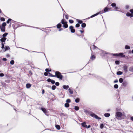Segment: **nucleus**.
Here are the masks:
<instances>
[{"mask_svg":"<svg viewBox=\"0 0 133 133\" xmlns=\"http://www.w3.org/2000/svg\"><path fill=\"white\" fill-rule=\"evenodd\" d=\"M4 76V75L3 73H1L0 74V77H3Z\"/></svg>","mask_w":133,"mask_h":133,"instance_id":"obj_54","label":"nucleus"},{"mask_svg":"<svg viewBox=\"0 0 133 133\" xmlns=\"http://www.w3.org/2000/svg\"><path fill=\"white\" fill-rule=\"evenodd\" d=\"M65 18L67 19H68V15H66L65 16Z\"/></svg>","mask_w":133,"mask_h":133,"instance_id":"obj_56","label":"nucleus"},{"mask_svg":"<svg viewBox=\"0 0 133 133\" xmlns=\"http://www.w3.org/2000/svg\"><path fill=\"white\" fill-rule=\"evenodd\" d=\"M59 83L58 82H56V83H55V85H56V86H58L59 85Z\"/></svg>","mask_w":133,"mask_h":133,"instance_id":"obj_50","label":"nucleus"},{"mask_svg":"<svg viewBox=\"0 0 133 133\" xmlns=\"http://www.w3.org/2000/svg\"><path fill=\"white\" fill-rule=\"evenodd\" d=\"M47 81L48 82H51V80L50 78H48V79Z\"/></svg>","mask_w":133,"mask_h":133,"instance_id":"obj_52","label":"nucleus"},{"mask_svg":"<svg viewBox=\"0 0 133 133\" xmlns=\"http://www.w3.org/2000/svg\"><path fill=\"white\" fill-rule=\"evenodd\" d=\"M125 49H130V47L129 45H126L125 46Z\"/></svg>","mask_w":133,"mask_h":133,"instance_id":"obj_21","label":"nucleus"},{"mask_svg":"<svg viewBox=\"0 0 133 133\" xmlns=\"http://www.w3.org/2000/svg\"><path fill=\"white\" fill-rule=\"evenodd\" d=\"M1 20L2 21H4L5 20V19L3 17H1Z\"/></svg>","mask_w":133,"mask_h":133,"instance_id":"obj_44","label":"nucleus"},{"mask_svg":"<svg viewBox=\"0 0 133 133\" xmlns=\"http://www.w3.org/2000/svg\"><path fill=\"white\" fill-rule=\"evenodd\" d=\"M61 22L62 24H63V27L65 28L68 27V25L67 24V22L64 19H62Z\"/></svg>","mask_w":133,"mask_h":133,"instance_id":"obj_3","label":"nucleus"},{"mask_svg":"<svg viewBox=\"0 0 133 133\" xmlns=\"http://www.w3.org/2000/svg\"><path fill=\"white\" fill-rule=\"evenodd\" d=\"M14 61L13 60H11L10 61V64L11 65L14 64Z\"/></svg>","mask_w":133,"mask_h":133,"instance_id":"obj_37","label":"nucleus"},{"mask_svg":"<svg viewBox=\"0 0 133 133\" xmlns=\"http://www.w3.org/2000/svg\"><path fill=\"white\" fill-rule=\"evenodd\" d=\"M131 119L133 121V117H131Z\"/></svg>","mask_w":133,"mask_h":133,"instance_id":"obj_64","label":"nucleus"},{"mask_svg":"<svg viewBox=\"0 0 133 133\" xmlns=\"http://www.w3.org/2000/svg\"><path fill=\"white\" fill-rule=\"evenodd\" d=\"M63 30L62 28H60V29L59 30V31H61L62 30Z\"/></svg>","mask_w":133,"mask_h":133,"instance_id":"obj_63","label":"nucleus"},{"mask_svg":"<svg viewBox=\"0 0 133 133\" xmlns=\"http://www.w3.org/2000/svg\"><path fill=\"white\" fill-rule=\"evenodd\" d=\"M63 88L64 89L66 90L69 88V86L68 85H64L63 86Z\"/></svg>","mask_w":133,"mask_h":133,"instance_id":"obj_13","label":"nucleus"},{"mask_svg":"<svg viewBox=\"0 0 133 133\" xmlns=\"http://www.w3.org/2000/svg\"><path fill=\"white\" fill-rule=\"evenodd\" d=\"M55 81L54 80H51V83L52 84H54L55 83Z\"/></svg>","mask_w":133,"mask_h":133,"instance_id":"obj_53","label":"nucleus"},{"mask_svg":"<svg viewBox=\"0 0 133 133\" xmlns=\"http://www.w3.org/2000/svg\"><path fill=\"white\" fill-rule=\"evenodd\" d=\"M6 39V38L3 37L1 39V41L2 42V43L5 42Z\"/></svg>","mask_w":133,"mask_h":133,"instance_id":"obj_10","label":"nucleus"},{"mask_svg":"<svg viewBox=\"0 0 133 133\" xmlns=\"http://www.w3.org/2000/svg\"><path fill=\"white\" fill-rule=\"evenodd\" d=\"M41 110H42V111L45 114H46L47 112V110L45 108H41Z\"/></svg>","mask_w":133,"mask_h":133,"instance_id":"obj_9","label":"nucleus"},{"mask_svg":"<svg viewBox=\"0 0 133 133\" xmlns=\"http://www.w3.org/2000/svg\"><path fill=\"white\" fill-rule=\"evenodd\" d=\"M69 22L70 23H72L74 22V21L72 20H69Z\"/></svg>","mask_w":133,"mask_h":133,"instance_id":"obj_43","label":"nucleus"},{"mask_svg":"<svg viewBox=\"0 0 133 133\" xmlns=\"http://www.w3.org/2000/svg\"><path fill=\"white\" fill-rule=\"evenodd\" d=\"M5 27H1V31L2 32H5Z\"/></svg>","mask_w":133,"mask_h":133,"instance_id":"obj_19","label":"nucleus"},{"mask_svg":"<svg viewBox=\"0 0 133 133\" xmlns=\"http://www.w3.org/2000/svg\"><path fill=\"white\" fill-rule=\"evenodd\" d=\"M104 115L106 117H109L110 115L109 114L106 113L104 114Z\"/></svg>","mask_w":133,"mask_h":133,"instance_id":"obj_18","label":"nucleus"},{"mask_svg":"<svg viewBox=\"0 0 133 133\" xmlns=\"http://www.w3.org/2000/svg\"><path fill=\"white\" fill-rule=\"evenodd\" d=\"M114 87L115 88L117 89L118 88V85L117 84H115L114 86Z\"/></svg>","mask_w":133,"mask_h":133,"instance_id":"obj_38","label":"nucleus"},{"mask_svg":"<svg viewBox=\"0 0 133 133\" xmlns=\"http://www.w3.org/2000/svg\"><path fill=\"white\" fill-rule=\"evenodd\" d=\"M55 77L59 78V80H61L62 79L63 76L61 75V73L58 71H56L55 72Z\"/></svg>","mask_w":133,"mask_h":133,"instance_id":"obj_2","label":"nucleus"},{"mask_svg":"<svg viewBox=\"0 0 133 133\" xmlns=\"http://www.w3.org/2000/svg\"><path fill=\"white\" fill-rule=\"evenodd\" d=\"M84 112L86 113V114H89V111L87 110H85L84 111Z\"/></svg>","mask_w":133,"mask_h":133,"instance_id":"obj_45","label":"nucleus"},{"mask_svg":"<svg viewBox=\"0 0 133 133\" xmlns=\"http://www.w3.org/2000/svg\"><path fill=\"white\" fill-rule=\"evenodd\" d=\"M48 74H49V76L50 77H55V75H52V74H51L50 73L48 72Z\"/></svg>","mask_w":133,"mask_h":133,"instance_id":"obj_31","label":"nucleus"},{"mask_svg":"<svg viewBox=\"0 0 133 133\" xmlns=\"http://www.w3.org/2000/svg\"><path fill=\"white\" fill-rule=\"evenodd\" d=\"M104 11L102 10V11H100L99 12H97L96 13V14L91 16L90 17H89V18H91L92 17H94L95 16H97L99 14H102V13H103L104 12Z\"/></svg>","mask_w":133,"mask_h":133,"instance_id":"obj_5","label":"nucleus"},{"mask_svg":"<svg viewBox=\"0 0 133 133\" xmlns=\"http://www.w3.org/2000/svg\"><path fill=\"white\" fill-rule=\"evenodd\" d=\"M48 73H47L46 72H45L44 73V75L45 76H47L48 75Z\"/></svg>","mask_w":133,"mask_h":133,"instance_id":"obj_51","label":"nucleus"},{"mask_svg":"<svg viewBox=\"0 0 133 133\" xmlns=\"http://www.w3.org/2000/svg\"><path fill=\"white\" fill-rule=\"evenodd\" d=\"M118 80H115L114 81V83H116L118 82Z\"/></svg>","mask_w":133,"mask_h":133,"instance_id":"obj_61","label":"nucleus"},{"mask_svg":"<svg viewBox=\"0 0 133 133\" xmlns=\"http://www.w3.org/2000/svg\"><path fill=\"white\" fill-rule=\"evenodd\" d=\"M111 6H112L113 7H116V4L115 3H112L111 4Z\"/></svg>","mask_w":133,"mask_h":133,"instance_id":"obj_25","label":"nucleus"},{"mask_svg":"<svg viewBox=\"0 0 133 133\" xmlns=\"http://www.w3.org/2000/svg\"><path fill=\"white\" fill-rule=\"evenodd\" d=\"M123 79L122 78H120L119 79V82L120 83H122L123 82Z\"/></svg>","mask_w":133,"mask_h":133,"instance_id":"obj_33","label":"nucleus"},{"mask_svg":"<svg viewBox=\"0 0 133 133\" xmlns=\"http://www.w3.org/2000/svg\"><path fill=\"white\" fill-rule=\"evenodd\" d=\"M78 22L79 23L81 24V23H82L83 22V21L81 20H78Z\"/></svg>","mask_w":133,"mask_h":133,"instance_id":"obj_40","label":"nucleus"},{"mask_svg":"<svg viewBox=\"0 0 133 133\" xmlns=\"http://www.w3.org/2000/svg\"><path fill=\"white\" fill-rule=\"evenodd\" d=\"M45 71L47 72H48L49 71V70L48 69H45Z\"/></svg>","mask_w":133,"mask_h":133,"instance_id":"obj_60","label":"nucleus"},{"mask_svg":"<svg viewBox=\"0 0 133 133\" xmlns=\"http://www.w3.org/2000/svg\"><path fill=\"white\" fill-rule=\"evenodd\" d=\"M56 87L55 85H53L51 87L52 89L53 90H55L56 89Z\"/></svg>","mask_w":133,"mask_h":133,"instance_id":"obj_27","label":"nucleus"},{"mask_svg":"<svg viewBox=\"0 0 133 133\" xmlns=\"http://www.w3.org/2000/svg\"><path fill=\"white\" fill-rule=\"evenodd\" d=\"M113 55L114 56H118V54H113Z\"/></svg>","mask_w":133,"mask_h":133,"instance_id":"obj_48","label":"nucleus"},{"mask_svg":"<svg viewBox=\"0 0 133 133\" xmlns=\"http://www.w3.org/2000/svg\"><path fill=\"white\" fill-rule=\"evenodd\" d=\"M114 9H115V10L117 11V10L118 9V8L117 7H116V6L114 8Z\"/></svg>","mask_w":133,"mask_h":133,"instance_id":"obj_55","label":"nucleus"},{"mask_svg":"<svg viewBox=\"0 0 133 133\" xmlns=\"http://www.w3.org/2000/svg\"><path fill=\"white\" fill-rule=\"evenodd\" d=\"M115 117L118 120H121L124 119L125 116L124 112L123 111L121 112L117 111L116 113Z\"/></svg>","mask_w":133,"mask_h":133,"instance_id":"obj_1","label":"nucleus"},{"mask_svg":"<svg viewBox=\"0 0 133 133\" xmlns=\"http://www.w3.org/2000/svg\"><path fill=\"white\" fill-rule=\"evenodd\" d=\"M68 90L69 93L71 94H72L73 93V90L71 89V88H69L68 89Z\"/></svg>","mask_w":133,"mask_h":133,"instance_id":"obj_16","label":"nucleus"},{"mask_svg":"<svg viewBox=\"0 0 133 133\" xmlns=\"http://www.w3.org/2000/svg\"><path fill=\"white\" fill-rule=\"evenodd\" d=\"M125 7L126 9H128L129 8V6L128 5H126Z\"/></svg>","mask_w":133,"mask_h":133,"instance_id":"obj_57","label":"nucleus"},{"mask_svg":"<svg viewBox=\"0 0 133 133\" xmlns=\"http://www.w3.org/2000/svg\"><path fill=\"white\" fill-rule=\"evenodd\" d=\"M65 107L66 108H68L69 106V104L67 103H65L64 104Z\"/></svg>","mask_w":133,"mask_h":133,"instance_id":"obj_22","label":"nucleus"},{"mask_svg":"<svg viewBox=\"0 0 133 133\" xmlns=\"http://www.w3.org/2000/svg\"><path fill=\"white\" fill-rule=\"evenodd\" d=\"M55 127L56 129L58 130H59L60 129V127L59 125H55Z\"/></svg>","mask_w":133,"mask_h":133,"instance_id":"obj_23","label":"nucleus"},{"mask_svg":"<svg viewBox=\"0 0 133 133\" xmlns=\"http://www.w3.org/2000/svg\"><path fill=\"white\" fill-rule=\"evenodd\" d=\"M86 122H84L83 123H82L81 124L82 126L84 128H90L91 127L90 125H89L88 126H87L86 125Z\"/></svg>","mask_w":133,"mask_h":133,"instance_id":"obj_6","label":"nucleus"},{"mask_svg":"<svg viewBox=\"0 0 133 133\" xmlns=\"http://www.w3.org/2000/svg\"><path fill=\"white\" fill-rule=\"evenodd\" d=\"M123 68V70L125 72H127V69L128 68V66L127 65H124Z\"/></svg>","mask_w":133,"mask_h":133,"instance_id":"obj_8","label":"nucleus"},{"mask_svg":"<svg viewBox=\"0 0 133 133\" xmlns=\"http://www.w3.org/2000/svg\"><path fill=\"white\" fill-rule=\"evenodd\" d=\"M93 48L94 49H96V48H97V47L95 45H94L93 46Z\"/></svg>","mask_w":133,"mask_h":133,"instance_id":"obj_58","label":"nucleus"},{"mask_svg":"<svg viewBox=\"0 0 133 133\" xmlns=\"http://www.w3.org/2000/svg\"><path fill=\"white\" fill-rule=\"evenodd\" d=\"M122 73L120 71L117 72V75H121L122 74Z\"/></svg>","mask_w":133,"mask_h":133,"instance_id":"obj_32","label":"nucleus"},{"mask_svg":"<svg viewBox=\"0 0 133 133\" xmlns=\"http://www.w3.org/2000/svg\"><path fill=\"white\" fill-rule=\"evenodd\" d=\"M118 56H120L121 57H125V56L124 55H123V54L121 53L118 54Z\"/></svg>","mask_w":133,"mask_h":133,"instance_id":"obj_11","label":"nucleus"},{"mask_svg":"<svg viewBox=\"0 0 133 133\" xmlns=\"http://www.w3.org/2000/svg\"><path fill=\"white\" fill-rule=\"evenodd\" d=\"M31 86V85L29 83H27L26 85V88H30Z\"/></svg>","mask_w":133,"mask_h":133,"instance_id":"obj_12","label":"nucleus"},{"mask_svg":"<svg viewBox=\"0 0 133 133\" xmlns=\"http://www.w3.org/2000/svg\"><path fill=\"white\" fill-rule=\"evenodd\" d=\"M62 26V25L60 23L58 24L57 25V28H60Z\"/></svg>","mask_w":133,"mask_h":133,"instance_id":"obj_17","label":"nucleus"},{"mask_svg":"<svg viewBox=\"0 0 133 133\" xmlns=\"http://www.w3.org/2000/svg\"><path fill=\"white\" fill-rule=\"evenodd\" d=\"M79 26H80L79 24L77 23V24L76 25V26H76V27L77 28V27H79Z\"/></svg>","mask_w":133,"mask_h":133,"instance_id":"obj_47","label":"nucleus"},{"mask_svg":"<svg viewBox=\"0 0 133 133\" xmlns=\"http://www.w3.org/2000/svg\"><path fill=\"white\" fill-rule=\"evenodd\" d=\"M8 35V33H5L2 36L3 37H5Z\"/></svg>","mask_w":133,"mask_h":133,"instance_id":"obj_30","label":"nucleus"},{"mask_svg":"<svg viewBox=\"0 0 133 133\" xmlns=\"http://www.w3.org/2000/svg\"><path fill=\"white\" fill-rule=\"evenodd\" d=\"M86 24L85 23H84L82 24L81 26L83 28H84L86 26Z\"/></svg>","mask_w":133,"mask_h":133,"instance_id":"obj_26","label":"nucleus"},{"mask_svg":"<svg viewBox=\"0 0 133 133\" xmlns=\"http://www.w3.org/2000/svg\"><path fill=\"white\" fill-rule=\"evenodd\" d=\"M109 9L107 7H106L104 8V12H106L108 11Z\"/></svg>","mask_w":133,"mask_h":133,"instance_id":"obj_20","label":"nucleus"},{"mask_svg":"<svg viewBox=\"0 0 133 133\" xmlns=\"http://www.w3.org/2000/svg\"><path fill=\"white\" fill-rule=\"evenodd\" d=\"M79 101V98H76L75 100V102L77 103H78Z\"/></svg>","mask_w":133,"mask_h":133,"instance_id":"obj_28","label":"nucleus"},{"mask_svg":"<svg viewBox=\"0 0 133 133\" xmlns=\"http://www.w3.org/2000/svg\"><path fill=\"white\" fill-rule=\"evenodd\" d=\"M115 63L116 64H119V62L118 61H115Z\"/></svg>","mask_w":133,"mask_h":133,"instance_id":"obj_46","label":"nucleus"},{"mask_svg":"<svg viewBox=\"0 0 133 133\" xmlns=\"http://www.w3.org/2000/svg\"><path fill=\"white\" fill-rule=\"evenodd\" d=\"M1 44H2V49L4 48V44L3 43H2Z\"/></svg>","mask_w":133,"mask_h":133,"instance_id":"obj_49","label":"nucleus"},{"mask_svg":"<svg viewBox=\"0 0 133 133\" xmlns=\"http://www.w3.org/2000/svg\"><path fill=\"white\" fill-rule=\"evenodd\" d=\"M74 109L76 110L77 111L79 110V108L78 106H75V107Z\"/></svg>","mask_w":133,"mask_h":133,"instance_id":"obj_24","label":"nucleus"},{"mask_svg":"<svg viewBox=\"0 0 133 133\" xmlns=\"http://www.w3.org/2000/svg\"><path fill=\"white\" fill-rule=\"evenodd\" d=\"M3 60L4 61H6L7 60V59L5 58H4L3 59Z\"/></svg>","mask_w":133,"mask_h":133,"instance_id":"obj_62","label":"nucleus"},{"mask_svg":"<svg viewBox=\"0 0 133 133\" xmlns=\"http://www.w3.org/2000/svg\"><path fill=\"white\" fill-rule=\"evenodd\" d=\"M95 57L94 55H92L91 56V59L92 60H93L95 59Z\"/></svg>","mask_w":133,"mask_h":133,"instance_id":"obj_36","label":"nucleus"},{"mask_svg":"<svg viewBox=\"0 0 133 133\" xmlns=\"http://www.w3.org/2000/svg\"><path fill=\"white\" fill-rule=\"evenodd\" d=\"M128 84V82L126 81H124L122 83V85L124 86H125Z\"/></svg>","mask_w":133,"mask_h":133,"instance_id":"obj_15","label":"nucleus"},{"mask_svg":"<svg viewBox=\"0 0 133 133\" xmlns=\"http://www.w3.org/2000/svg\"><path fill=\"white\" fill-rule=\"evenodd\" d=\"M69 29L70 30V31L72 33H74L75 32V30L74 28V27L71 26H70Z\"/></svg>","mask_w":133,"mask_h":133,"instance_id":"obj_7","label":"nucleus"},{"mask_svg":"<svg viewBox=\"0 0 133 133\" xmlns=\"http://www.w3.org/2000/svg\"><path fill=\"white\" fill-rule=\"evenodd\" d=\"M126 15L127 16H130L131 17H133V15H131L130 13L128 12L126 14Z\"/></svg>","mask_w":133,"mask_h":133,"instance_id":"obj_14","label":"nucleus"},{"mask_svg":"<svg viewBox=\"0 0 133 133\" xmlns=\"http://www.w3.org/2000/svg\"><path fill=\"white\" fill-rule=\"evenodd\" d=\"M130 11L131 13H133V9L130 10Z\"/></svg>","mask_w":133,"mask_h":133,"instance_id":"obj_59","label":"nucleus"},{"mask_svg":"<svg viewBox=\"0 0 133 133\" xmlns=\"http://www.w3.org/2000/svg\"><path fill=\"white\" fill-rule=\"evenodd\" d=\"M90 115L92 117H94L95 118L98 119H101V118L98 117L97 115L95 114L93 112H90Z\"/></svg>","mask_w":133,"mask_h":133,"instance_id":"obj_4","label":"nucleus"},{"mask_svg":"<svg viewBox=\"0 0 133 133\" xmlns=\"http://www.w3.org/2000/svg\"><path fill=\"white\" fill-rule=\"evenodd\" d=\"M66 103H69L71 102L70 100L69 99H67L66 101Z\"/></svg>","mask_w":133,"mask_h":133,"instance_id":"obj_34","label":"nucleus"},{"mask_svg":"<svg viewBox=\"0 0 133 133\" xmlns=\"http://www.w3.org/2000/svg\"><path fill=\"white\" fill-rule=\"evenodd\" d=\"M6 25V23L4 22L2 23V26L3 27H5Z\"/></svg>","mask_w":133,"mask_h":133,"instance_id":"obj_35","label":"nucleus"},{"mask_svg":"<svg viewBox=\"0 0 133 133\" xmlns=\"http://www.w3.org/2000/svg\"><path fill=\"white\" fill-rule=\"evenodd\" d=\"M10 49L9 47V46H6L5 47V51L9 50Z\"/></svg>","mask_w":133,"mask_h":133,"instance_id":"obj_41","label":"nucleus"},{"mask_svg":"<svg viewBox=\"0 0 133 133\" xmlns=\"http://www.w3.org/2000/svg\"><path fill=\"white\" fill-rule=\"evenodd\" d=\"M10 22L11 21L12 22V21H12L11 19H9L6 22V23L8 24L10 22Z\"/></svg>","mask_w":133,"mask_h":133,"instance_id":"obj_29","label":"nucleus"},{"mask_svg":"<svg viewBox=\"0 0 133 133\" xmlns=\"http://www.w3.org/2000/svg\"><path fill=\"white\" fill-rule=\"evenodd\" d=\"M103 127H104V125L103 124H100V127L101 129H103Z\"/></svg>","mask_w":133,"mask_h":133,"instance_id":"obj_42","label":"nucleus"},{"mask_svg":"<svg viewBox=\"0 0 133 133\" xmlns=\"http://www.w3.org/2000/svg\"><path fill=\"white\" fill-rule=\"evenodd\" d=\"M129 70L130 71L133 72V66L132 67H130L129 68Z\"/></svg>","mask_w":133,"mask_h":133,"instance_id":"obj_39","label":"nucleus"}]
</instances>
